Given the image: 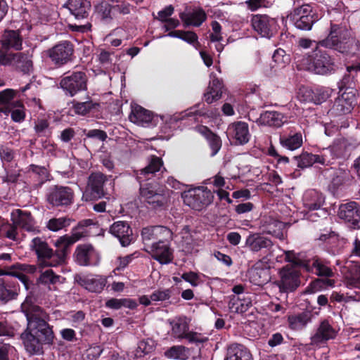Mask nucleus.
<instances>
[{
    "mask_svg": "<svg viewBox=\"0 0 360 360\" xmlns=\"http://www.w3.org/2000/svg\"><path fill=\"white\" fill-rule=\"evenodd\" d=\"M27 326L21 338L27 351L31 354L39 353L43 344H52L54 334L47 323V314L39 307L26 300L21 305Z\"/></svg>",
    "mask_w": 360,
    "mask_h": 360,
    "instance_id": "obj_1",
    "label": "nucleus"
},
{
    "mask_svg": "<svg viewBox=\"0 0 360 360\" xmlns=\"http://www.w3.org/2000/svg\"><path fill=\"white\" fill-rule=\"evenodd\" d=\"M319 45L333 49L347 57H359V48L357 47L356 39L351 36L348 30L335 24L330 23L328 36L320 41Z\"/></svg>",
    "mask_w": 360,
    "mask_h": 360,
    "instance_id": "obj_2",
    "label": "nucleus"
},
{
    "mask_svg": "<svg viewBox=\"0 0 360 360\" xmlns=\"http://www.w3.org/2000/svg\"><path fill=\"white\" fill-rule=\"evenodd\" d=\"M302 65L308 70L319 75H326L335 70V63L330 56L318 49L313 52L312 56L304 58Z\"/></svg>",
    "mask_w": 360,
    "mask_h": 360,
    "instance_id": "obj_3",
    "label": "nucleus"
},
{
    "mask_svg": "<svg viewBox=\"0 0 360 360\" xmlns=\"http://www.w3.org/2000/svg\"><path fill=\"white\" fill-rule=\"evenodd\" d=\"M183 199L186 205L200 211L212 202L214 195L207 188L200 186L185 193Z\"/></svg>",
    "mask_w": 360,
    "mask_h": 360,
    "instance_id": "obj_4",
    "label": "nucleus"
},
{
    "mask_svg": "<svg viewBox=\"0 0 360 360\" xmlns=\"http://www.w3.org/2000/svg\"><path fill=\"white\" fill-rule=\"evenodd\" d=\"M140 197L154 208L163 207L168 200L165 190L156 184H151L140 187Z\"/></svg>",
    "mask_w": 360,
    "mask_h": 360,
    "instance_id": "obj_5",
    "label": "nucleus"
},
{
    "mask_svg": "<svg viewBox=\"0 0 360 360\" xmlns=\"http://www.w3.org/2000/svg\"><path fill=\"white\" fill-rule=\"evenodd\" d=\"M82 237V234L74 233L70 236L65 235L57 238L54 242V245L56 248V250L54 253L53 262L46 263V265L55 266L63 262L70 247L79 240Z\"/></svg>",
    "mask_w": 360,
    "mask_h": 360,
    "instance_id": "obj_6",
    "label": "nucleus"
},
{
    "mask_svg": "<svg viewBox=\"0 0 360 360\" xmlns=\"http://www.w3.org/2000/svg\"><path fill=\"white\" fill-rule=\"evenodd\" d=\"M108 181L105 175L101 172L92 173L88 179L87 187L82 199L89 201L104 196L103 184Z\"/></svg>",
    "mask_w": 360,
    "mask_h": 360,
    "instance_id": "obj_7",
    "label": "nucleus"
},
{
    "mask_svg": "<svg viewBox=\"0 0 360 360\" xmlns=\"http://www.w3.org/2000/svg\"><path fill=\"white\" fill-rule=\"evenodd\" d=\"M280 277L278 285L281 292L294 291L300 285V272L294 266L283 267L280 271Z\"/></svg>",
    "mask_w": 360,
    "mask_h": 360,
    "instance_id": "obj_8",
    "label": "nucleus"
},
{
    "mask_svg": "<svg viewBox=\"0 0 360 360\" xmlns=\"http://www.w3.org/2000/svg\"><path fill=\"white\" fill-rule=\"evenodd\" d=\"M252 26L263 37L271 38L277 30V22L266 15H255L252 18Z\"/></svg>",
    "mask_w": 360,
    "mask_h": 360,
    "instance_id": "obj_9",
    "label": "nucleus"
},
{
    "mask_svg": "<svg viewBox=\"0 0 360 360\" xmlns=\"http://www.w3.org/2000/svg\"><path fill=\"white\" fill-rule=\"evenodd\" d=\"M144 250L161 264H167L172 262L173 250L168 243H153L145 246Z\"/></svg>",
    "mask_w": 360,
    "mask_h": 360,
    "instance_id": "obj_10",
    "label": "nucleus"
},
{
    "mask_svg": "<svg viewBox=\"0 0 360 360\" xmlns=\"http://www.w3.org/2000/svg\"><path fill=\"white\" fill-rule=\"evenodd\" d=\"M86 77L84 72H74L70 76L65 77L60 81V86L70 96H74L78 91L84 90L86 86Z\"/></svg>",
    "mask_w": 360,
    "mask_h": 360,
    "instance_id": "obj_11",
    "label": "nucleus"
},
{
    "mask_svg": "<svg viewBox=\"0 0 360 360\" xmlns=\"http://www.w3.org/2000/svg\"><path fill=\"white\" fill-rule=\"evenodd\" d=\"M77 262L82 266L97 265L100 262V255L91 245H79L75 250Z\"/></svg>",
    "mask_w": 360,
    "mask_h": 360,
    "instance_id": "obj_12",
    "label": "nucleus"
},
{
    "mask_svg": "<svg viewBox=\"0 0 360 360\" xmlns=\"http://www.w3.org/2000/svg\"><path fill=\"white\" fill-rule=\"evenodd\" d=\"M73 192L69 187L55 186L51 188L48 195L47 200L53 206H64L72 203Z\"/></svg>",
    "mask_w": 360,
    "mask_h": 360,
    "instance_id": "obj_13",
    "label": "nucleus"
},
{
    "mask_svg": "<svg viewBox=\"0 0 360 360\" xmlns=\"http://www.w3.org/2000/svg\"><path fill=\"white\" fill-rule=\"evenodd\" d=\"M30 248L37 255L40 264L47 266L46 263L53 262V260L48 259L54 257L53 251L44 239L39 237L34 238L30 243Z\"/></svg>",
    "mask_w": 360,
    "mask_h": 360,
    "instance_id": "obj_14",
    "label": "nucleus"
},
{
    "mask_svg": "<svg viewBox=\"0 0 360 360\" xmlns=\"http://www.w3.org/2000/svg\"><path fill=\"white\" fill-rule=\"evenodd\" d=\"M355 103V94L353 90L344 91L335 101L330 112L332 115H340L351 112Z\"/></svg>",
    "mask_w": 360,
    "mask_h": 360,
    "instance_id": "obj_15",
    "label": "nucleus"
},
{
    "mask_svg": "<svg viewBox=\"0 0 360 360\" xmlns=\"http://www.w3.org/2000/svg\"><path fill=\"white\" fill-rule=\"evenodd\" d=\"M227 134L236 145H244L250 138L248 124L240 121L231 124L227 129Z\"/></svg>",
    "mask_w": 360,
    "mask_h": 360,
    "instance_id": "obj_16",
    "label": "nucleus"
},
{
    "mask_svg": "<svg viewBox=\"0 0 360 360\" xmlns=\"http://www.w3.org/2000/svg\"><path fill=\"white\" fill-rule=\"evenodd\" d=\"M338 216L349 223L354 229L360 228V210L355 202H350L341 205L339 208Z\"/></svg>",
    "mask_w": 360,
    "mask_h": 360,
    "instance_id": "obj_17",
    "label": "nucleus"
},
{
    "mask_svg": "<svg viewBox=\"0 0 360 360\" xmlns=\"http://www.w3.org/2000/svg\"><path fill=\"white\" fill-rule=\"evenodd\" d=\"M72 53V46L68 41L61 42L48 51L49 58L58 65H63L69 61Z\"/></svg>",
    "mask_w": 360,
    "mask_h": 360,
    "instance_id": "obj_18",
    "label": "nucleus"
},
{
    "mask_svg": "<svg viewBox=\"0 0 360 360\" xmlns=\"http://www.w3.org/2000/svg\"><path fill=\"white\" fill-rule=\"evenodd\" d=\"M12 222L28 232H37L38 229L31 214L21 210H15L11 214Z\"/></svg>",
    "mask_w": 360,
    "mask_h": 360,
    "instance_id": "obj_19",
    "label": "nucleus"
},
{
    "mask_svg": "<svg viewBox=\"0 0 360 360\" xmlns=\"http://www.w3.org/2000/svg\"><path fill=\"white\" fill-rule=\"evenodd\" d=\"M250 281L257 285H262L270 280L267 264L259 260L248 271Z\"/></svg>",
    "mask_w": 360,
    "mask_h": 360,
    "instance_id": "obj_20",
    "label": "nucleus"
},
{
    "mask_svg": "<svg viewBox=\"0 0 360 360\" xmlns=\"http://www.w3.org/2000/svg\"><path fill=\"white\" fill-rule=\"evenodd\" d=\"M110 232L119 239L120 244L124 247L129 245L133 240L132 230L125 221L115 222L110 227Z\"/></svg>",
    "mask_w": 360,
    "mask_h": 360,
    "instance_id": "obj_21",
    "label": "nucleus"
},
{
    "mask_svg": "<svg viewBox=\"0 0 360 360\" xmlns=\"http://www.w3.org/2000/svg\"><path fill=\"white\" fill-rule=\"evenodd\" d=\"M18 285L15 278L6 276L0 278V300L8 302L18 295Z\"/></svg>",
    "mask_w": 360,
    "mask_h": 360,
    "instance_id": "obj_22",
    "label": "nucleus"
},
{
    "mask_svg": "<svg viewBox=\"0 0 360 360\" xmlns=\"http://www.w3.org/2000/svg\"><path fill=\"white\" fill-rule=\"evenodd\" d=\"M254 295L250 292L241 295H232L229 307L232 312L242 314L252 307Z\"/></svg>",
    "mask_w": 360,
    "mask_h": 360,
    "instance_id": "obj_23",
    "label": "nucleus"
},
{
    "mask_svg": "<svg viewBox=\"0 0 360 360\" xmlns=\"http://www.w3.org/2000/svg\"><path fill=\"white\" fill-rule=\"evenodd\" d=\"M287 122L286 117L277 111H265L257 119V122L259 125H265L274 127H281Z\"/></svg>",
    "mask_w": 360,
    "mask_h": 360,
    "instance_id": "obj_24",
    "label": "nucleus"
},
{
    "mask_svg": "<svg viewBox=\"0 0 360 360\" xmlns=\"http://www.w3.org/2000/svg\"><path fill=\"white\" fill-rule=\"evenodd\" d=\"M345 280L348 288H360V265L354 262H347L345 267Z\"/></svg>",
    "mask_w": 360,
    "mask_h": 360,
    "instance_id": "obj_25",
    "label": "nucleus"
},
{
    "mask_svg": "<svg viewBox=\"0 0 360 360\" xmlns=\"http://www.w3.org/2000/svg\"><path fill=\"white\" fill-rule=\"evenodd\" d=\"M335 336V332L332 326L327 321H323L316 333L311 338V344L319 345L333 339Z\"/></svg>",
    "mask_w": 360,
    "mask_h": 360,
    "instance_id": "obj_26",
    "label": "nucleus"
},
{
    "mask_svg": "<svg viewBox=\"0 0 360 360\" xmlns=\"http://www.w3.org/2000/svg\"><path fill=\"white\" fill-rule=\"evenodd\" d=\"M211 81L207 92L204 94L205 101L207 103H212L221 97L223 84L222 82L216 78L213 75H210Z\"/></svg>",
    "mask_w": 360,
    "mask_h": 360,
    "instance_id": "obj_27",
    "label": "nucleus"
},
{
    "mask_svg": "<svg viewBox=\"0 0 360 360\" xmlns=\"http://www.w3.org/2000/svg\"><path fill=\"white\" fill-rule=\"evenodd\" d=\"M90 3L87 0H69L68 8L76 19L86 18L90 10Z\"/></svg>",
    "mask_w": 360,
    "mask_h": 360,
    "instance_id": "obj_28",
    "label": "nucleus"
},
{
    "mask_svg": "<svg viewBox=\"0 0 360 360\" xmlns=\"http://www.w3.org/2000/svg\"><path fill=\"white\" fill-rule=\"evenodd\" d=\"M33 51L29 50L23 53H15L14 67L24 73H30L33 70Z\"/></svg>",
    "mask_w": 360,
    "mask_h": 360,
    "instance_id": "obj_29",
    "label": "nucleus"
},
{
    "mask_svg": "<svg viewBox=\"0 0 360 360\" xmlns=\"http://www.w3.org/2000/svg\"><path fill=\"white\" fill-rule=\"evenodd\" d=\"M323 202V195L316 190L307 191L303 195L304 206L309 210H319Z\"/></svg>",
    "mask_w": 360,
    "mask_h": 360,
    "instance_id": "obj_30",
    "label": "nucleus"
},
{
    "mask_svg": "<svg viewBox=\"0 0 360 360\" xmlns=\"http://www.w3.org/2000/svg\"><path fill=\"white\" fill-rule=\"evenodd\" d=\"M297 167L307 168L311 167L314 163L318 162L321 165L328 163L326 155H314L309 153H302L300 156L296 157Z\"/></svg>",
    "mask_w": 360,
    "mask_h": 360,
    "instance_id": "obj_31",
    "label": "nucleus"
},
{
    "mask_svg": "<svg viewBox=\"0 0 360 360\" xmlns=\"http://www.w3.org/2000/svg\"><path fill=\"white\" fill-rule=\"evenodd\" d=\"M246 245L251 251L258 252L264 248H269L272 245V242L268 238L259 234L250 235L246 239Z\"/></svg>",
    "mask_w": 360,
    "mask_h": 360,
    "instance_id": "obj_32",
    "label": "nucleus"
},
{
    "mask_svg": "<svg viewBox=\"0 0 360 360\" xmlns=\"http://www.w3.org/2000/svg\"><path fill=\"white\" fill-rule=\"evenodd\" d=\"M152 117V113L150 111L139 105L133 107L129 115V120L131 122L141 126L150 123Z\"/></svg>",
    "mask_w": 360,
    "mask_h": 360,
    "instance_id": "obj_33",
    "label": "nucleus"
},
{
    "mask_svg": "<svg viewBox=\"0 0 360 360\" xmlns=\"http://www.w3.org/2000/svg\"><path fill=\"white\" fill-rule=\"evenodd\" d=\"M251 354L243 345L233 344L228 348L225 360H251Z\"/></svg>",
    "mask_w": 360,
    "mask_h": 360,
    "instance_id": "obj_34",
    "label": "nucleus"
},
{
    "mask_svg": "<svg viewBox=\"0 0 360 360\" xmlns=\"http://www.w3.org/2000/svg\"><path fill=\"white\" fill-rule=\"evenodd\" d=\"M279 142L282 147L290 150H295L302 146V135L300 133L281 135Z\"/></svg>",
    "mask_w": 360,
    "mask_h": 360,
    "instance_id": "obj_35",
    "label": "nucleus"
},
{
    "mask_svg": "<svg viewBox=\"0 0 360 360\" xmlns=\"http://www.w3.org/2000/svg\"><path fill=\"white\" fill-rule=\"evenodd\" d=\"M3 48L20 50L22 48V39L17 31L10 30L5 32L1 39Z\"/></svg>",
    "mask_w": 360,
    "mask_h": 360,
    "instance_id": "obj_36",
    "label": "nucleus"
},
{
    "mask_svg": "<svg viewBox=\"0 0 360 360\" xmlns=\"http://www.w3.org/2000/svg\"><path fill=\"white\" fill-rule=\"evenodd\" d=\"M172 335L178 339L184 338L189 330L188 322L186 318L178 317L170 321Z\"/></svg>",
    "mask_w": 360,
    "mask_h": 360,
    "instance_id": "obj_37",
    "label": "nucleus"
},
{
    "mask_svg": "<svg viewBox=\"0 0 360 360\" xmlns=\"http://www.w3.org/2000/svg\"><path fill=\"white\" fill-rule=\"evenodd\" d=\"M65 278L56 275L52 269H47L42 271L37 279L39 285H43L51 289V285L63 283Z\"/></svg>",
    "mask_w": 360,
    "mask_h": 360,
    "instance_id": "obj_38",
    "label": "nucleus"
},
{
    "mask_svg": "<svg viewBox=\"0 0 360 360\" xmlns=\"http://www.w3.org/2000/svg\"><path fill=\"white\" fill-rule=\"evenodd\" d=\"M107 279L105 276H94L87 277L83 280V285L89 291L100 292L105 286Z\"/></svg>",
    "mask_w": 360,
    "mask_h": 360,
    "instance_id": "obj_39",
    "label": "nucleus"
},
{
    "mask_svg": "<svg viewBox=\"0 0 360 360\" xmlns=\"http://www.w3.org/2000/svg\"><path fill=\"white\" fill-rule=\"evenodd\" d=\"M0 112L6 115L11 113L12 120L16 122L23 121L25 117V108L20 101H15L10 107L0 108Z\"/></svg>",
    "mask_w": 360,
    "mask_h": 360,
    "instance_id": "obj_40",
    "label": "nucleus"
},
{
    "mask_svg": "<svg viewBox=\"0 0 360 360\" xmlns=\"http://www.w3.org/2000/svg\"><path fill=\"white\" fill-rule=\"evenodd\" d=\"M307 271H311L319 276L331 277L333 273L330 268L318 259H314L305 265Z\"/></svg>",
    "mask_w": 360,
    "mask_h": 360,
    "instance_id": "obj_41",
    "label": "nucleus"
},
{
    "mask_svg": "<svg viewBox=\"0 0 360 360\" xmlns=\"http://www.w3.org/2000/svg\"><path fill=\"white\" fill-rule=\"evenodd\" d=\"M358 71H360V65H352L347 68V73L338 83V86L340 91L344 89H345V91L353 90L352 85L354 84V78Z\"/></svg>",
    "mask_w": 360,
    "mask_h": 360,
    "instance_id": "obj_42",
    "label": "nucleus"
},
{
    "mask_svg": "<svg viewBox=\"0 0 360 360\" xmlns=\"http://www.w3.org/2000/svg\"><path fill=\"white\" fill-rule=\"evenodd\" d=\"M289 327L294 330L303 329L311 321L309 313H301L297 315H291L288 319Z\"/></svg>",
    "mask_w": 360,
    "mask_h": 360,
    "instance_id": "obj_43",
    "label": "nucleus"
},
{
    "mask_svg": "<svg viewBox=\"0 0 360 360\" xmlns=\"http://www.w3.org/2000/svg\"><path fill=\"white\" fill-rule=\"evenodd\" d=\"M180 18L186 25L200 26L206 19V15L202 9H198L189 13H181Z\"/></svg>",
    "mask_w": 360,
    "mask_h": 360,
    "instance_id": "obj_44",
    "label": "nucleus"
},
{
    "mask_svg": "<svg viewBox=\"0 0 360 360\" xmlns=\"http://www.w3.org/2000/svg\"><path fill=\"white\" fill-rule=\"evenodd\" d=\"M199 131L206 137L208 144L212 150L211 155L214 156L221 147V141L220 138L212 133L207 127H200Z\"/></svg>",
    "mask_w": 360,
    "mask_h": 360,
    "instance_id": "obj_45",
    "label": "nucleus"
},
{
    "mask_svg": "<svg viewBox=\"0 0 360 360\" xmlns=\"http://www.w3.org/2000/svg\"><path fill=\"white\" fill-rule=\"evenodd\" d=\"M162 165L163 162L161 158L153 156L148 165L146 167L138 172L137 177L139 179L142 178L141 176H143L146 178H149L148 176L150 174H153L155 172H158L162 167Z\"/></svg>",
    "mask_w": 360,
    "mask_h": 360,
    "instance_id": "obj_46",
    "label": "nucleus"
},
{
    "mask_svg": "<svg viewBox=\"0 0 360 360\" xmlns=\"http://www.w3.org/2000/svg\"><path fill=\"white\" fill-rule=\"evenodd\" d=\"M262 226L269 234L275 235L276 236L282 235L281 230L283 226V224L270 217H264L262 219Z\"/></svg>",
    "mask_w": 360,
    "mask_h": 360,
    "instance_id": "obj_47",
    "label": "nucleus"
},
{
    "mask_svg": "<svg viewBox=\"0 0 360 360\" xmlns=\"http://www.w3.org/2000/svg\"><path fill=\"white\" fill-rule=\"evenodd\" d=\"M319 19L316 13L305 15L304 17H299L298 19H295L293 23L295 26L302 30H310L313 24Z\"/></svg>",
    "mask_w": 360,
    "mask_h": 360,
    "instance_id": "obj_48",
    "label": "nucleus"
},
{
    "mask_svg": "<svg viewBox=\"0 0 360 360\" xmlns=\"http://www.w3.org/2000/svg\"><path fill=\"white\" fill-rule=\"evenodd\" d=\"M165 354L168 358L181 360H185L188 356V349L181 345L172 347Z\"/></svg>",
    "mask_w": 360,
    "mask_h": 360,
    "instance_id": "obj_49",
    "label": "nucleus"
},
{
    "mask_svg": "<svg viewBox=\"0 0 360 360\" xmlns=\"http://www.w3.org/2000/svg\"><path fill=\"white\" fill-rule=\"evenodd\" d=\"M70 219L66 217L53 218L48 221L46 227L51 231H58L63 228L68 226Z\"/></svg>",
    "mask_w": 360,
    "mask_h": 360,
    "instance_id": "obj_50",
    "label": "nucleus"
},
{
    "mask_svg": "<svg viewBox=\"0 0 360 360\" xmlns=\"http://www.w3.org/2000/svg\"><path fill=\"white\" fill-rule=\"evenodd\" d=\"M272 58L276 67L280 69L285 67L290 61L289 55L286 54L285 51L281 49H276Z\"/></svg>",
    "mask_w": 360,
    "mask_h": 360,
    "instance_id": "obj_51",
    "label": "nucleus"
},
{
    "mask_svg": "<svg viewBox=\"0 0 360 360\" xmlns=\"http://www.w3.org/2000/svg\"><path fill=\"white\" fill-rule=\"evenodd\" d=\"M16 91L12 89H6L4 91H0V105H2V108L10 107L12 105L13 98L15 97Z\"/></svg>",
    "mask_w": 360,
    "mask_h": 360,
    "instance_id": "obj_52",
    "label": "nucleus"
},
{
    "mask_svg": "<svg viewBox=\"0 0 360 360\" xmlns=\"http://www.w3.org/2000/svg\"><path fill=\"white\" fill-rule=\"evenodd\" d=\"M333 90L328 87H321L314 91L315 104H321L326 101L330 96Z\"/></svg>",
    "mask_w": 360,
    "mask_h": 360,
    "instance_id": "obj_53",
    "label": "nucleus"
},
{
    "mask_svg": "<svg viewBox=\"0 0 360 360\" xmlns=\"http://www.w3.org/2000/svg\"><path fill=\"white\" fill-rule=\"evenodd\" d=\"M334 283L335 282L333 280H330L328 278L316 279L310 284V286L307 288V291L313 293L326 286L332 287L334 285Z\"/></svg>",
    "mask_w": 360,
    "mask_h": 360,
    "instance_id": "obj_54",
    "label": "nucleus"
},
{
    "mask_svg": "<svg viewBox=\"0 0 360 360\" xmlns=\"http://www.w3.org/2000/svg\"><path fill=\"white\" fill-rule=\"evenodd\" d=\"M97 105L98 104L94 103L91 101H86L75 103L73 108L76 114L85 115Z\"/></svg>",
    "mask_w": 360,
    "mask_h": 360,
    "instance_id": "obj_55",
    "label": "nucleus"
},
{
    "mask_svg": "<svg viewBox=\"0 0 360 360\" xmlns=\"http://www.w3.org/2000/svg\"><path fill=\"white\" fill-rule=\"evenodd\" d=\"M313 13H315L313 11L312 8L308 4H304L294 9L289 15V18L293 21L295 19H298L299 17H304Z\"/></svg>",
    "mask_w": 360,
    "mask_h": 360,
    "instance_id": "obj_56",
    "label": "nucleus"
},
{
    "mask_svg": "<svg viewBox=\"0 0 360 360\" xmlns=\"http://www.w3.org/2000/svg\"><path fill=\"white\" fill-rule=\"evenodd\" d=\"M155 236L158 242L167 243V240L172 238V231L165 226H155Z\"/></svg>",
    "mask_w": 360,
    "mask_h": 360,
    "instance_id": "obj_57",
    "label": "nucleus"
},
{
    "mask_svg": "<svg viewBox=\"0 0 360 360\" xmlns=\"http://www.w3.org/2000/svg\"><path fill=\"white\" fill-rule=\"evenodd\" d=\"M297 97L302 102L314 103V91L307 86L300 87Z\"/></svg>",
    "mask_w": 360,
    "mask_h": 360,
    "instance_id": "obj_58",
    "label": "nucleus"
},
{
    "mask_svg": "<svg viewBox=\"0 0 360 360\" xmlns=\"http://www.w3.org/2000/svg\"><path fill=\"white\" fill-rule=\"evenodd\" d=\"M111 10L110 5L105 1H103L96 6L97 13L103 20L111 18Z\"/></svg>",
    "mask_w": 360,
    "mask_h": 360,
    "instance_id": "obj_59",
    "label": "nucleus"
},
{
    "mask_svg": "<svg viewBox=\"0 0 360 360\" xmlns=\"http://www.w3.org/2000/svg\"><path fill=\"white\" fill-rule=\"evenodd\" d=\"M17 227L12 222V224H3L1 230L7 238L15 240L17 236Z\"/></svg>",
    "mask_w": 360,
    "mask_h": 360,
    "instance_id": "obj_60",
    "label": "nucleus"
},
{
    "mask_svg": "<svg viewBox=\"0 0 360 360\" xmlns=\"http://www.w3.org/2000/svg\"><path fill=\"white\" fill-rule=\"evenodd\" d=\"M155 226L146 227L142 229L141 236L145 246L148 245L149 242L153 240H156L155 236Z\"/></svg>",
    "mask_w": 360,
    "mask_h": 360,
    "instance_id": "obj_61",
    "label": "nucleus"
},
{
    "mask_svg": "<svg viewBox=\"0 0 360 360\" xmlns=\"http://www.w3.org/2000/svg\"><path fill=\"white\" fill-rule=\"evenodd\" d=\"M15 348L10 344L0 343V360H11Z\"/></svg>",
    "mask_w": 360,
    "mask_h": 360,
    "instance_id": "obj_62",
    "label": "nucleus"
},
{
    "mask_svg": "<svg viewBox=\"0 0 360 360\" xmlns=\"http://www.w3.org/2000/svg\"><path fill=\"white\" fill-rule=\"evenodd\" d=\"M180 39L190 44H193L198 49L199 43L198 42L197 34L191 31H181Z\"/></svg>",
    "mask_w": 360,
    "mask_h": 360,
    "instance_id": "obj_63",
    "label": "nucleus"
},
{
    "mask_svg": "<svg viewBox=\"0 0 360 360\" xmlns=\"http://www.w3.org/2000/svg\"><path fill=\"white\" fill-rule=\"evenodd\" d=\"M181 278L189 283L193 287L198 286L200 283L199 275L197 273L193 271L184 273L181 275Z\"/></svg>",
    "mask_w": 360,
    "mask_h": 360,
    "instance_id": "obj_64",
    "label": "nucleus"
}]
</instances>
